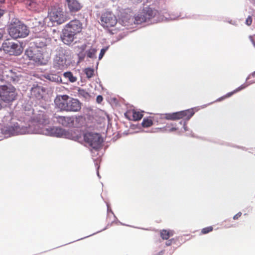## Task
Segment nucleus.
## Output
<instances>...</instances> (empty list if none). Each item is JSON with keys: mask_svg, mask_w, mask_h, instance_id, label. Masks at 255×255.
<instances>
[{"mask_svg": "<svg viewBox=\"0 0 255 255\" xmlns=\"http://www.w3.org/2000/svg\"><path fill=\"white\" fill-rule=\"evenodd\" d=\"M142 12L145 14L147 21L149 20L152 17H154L156 14V11L153 10L150 8H148L144 9Z\"/></svg>", "mask_w": 255, "mask_h": 255, "instance_id": "nucleus-17", "label": "nucleus"}, {"mask_svg": "<svg viewBox=\"0 0 255 255\" xmlns=\"http://www.w3.org/2000/svg\"><path fill=\"white\" fill-rule=\"evenodd\" d=\"M1 48L5 53L10 55H19L23 51L22 47L19 43L9 40L4 42Z\"/></svg>", "mask_w": 255, "mask_h": 255, "instance_id": "nucleus-7", "label": "nucleus"}, {"mask_svg": "<svg viewBox=\"0 0 255 255\" xmlns=\"http://www.w3.org/2000/svg\"><path fill=\"white\" fill-rule=\"evenodd\" d=\"M8 33L13 38H23L29 33L26 26L19 21L11 23L8 28Z\"/></svg>", "mask_w": 255, "mask_h": 255, "instance_id": "nucleus-5", "label": "nucleus"}, {"mask_svg": "<svg viewBox=\"0 0 255 255\" xmlns=\"http://www.w3.org/2000/svg\"><path fill=\"white\" fill-rule=\"evenodd\" d=\"M122 21L123 25L125 26H131L133 23L139 24L147 21L145 14H144L142 11L137 14L134 17L128 15H125L122 18Z\"/></svg>", "mask_w": 255, "mask_h": 255, "instance_id": "nucleus-8", "label": "nucleus"}, {"mask_svg": "<svg viewBox=\"0 0 255 255\" xmlns=\"http://www.w3.org/2000/svg\"><path fill=\"white\" fill-rule=\"evenodd\" d=\"M141 124L143 127L148 128L152 125L153 122L151 119L146 118L143 119Z\"/></svg>", "mask_w": 255, "mask_h": 255, "instance_id": "nucleus-25", "label": "nucleus"}, {"mask_svg": "<svg viewBox=\"0 0 255 255\" xmlns=\"http://www.w3.org/2000/svg\"><path fill=\"white\" fill-rule=\"evenodd\" d=\"M85 73L89 78L92 77L94 74V69L90 68H86L84 70Z\"/></svg>", "mask_w": 255, "mask_h": 255, "instance_id": "nucleus-27", "label": "nucleus"}, {"mask_svg": "<svg viewBox=\"0 0 255 255\" xmlns=\"http://www.w3.org/2000/svg\"><path fill=\"white\" fill-rule=\"evenodd\" d=\"M3 10L0 9V17L3 15Z\"/></svg>", "mask_w": 255, "mask_h": 255, "instance_id": "nucleus-39", "label": "nucleus"}, {"mask_svg": "<svg viewBox=\"0 0 255 255\" xmlns=\"http://www.w3.org/2000/svg\"><path fill=\"white\" fill-rule=\"evenodd\" d=\"M41 91L42 89L40 87H35L32 88L31 89L32 94L37 98H39L41 97L40 95Z\"/></svg>", "mask_w": 255, "mask_h": 255, "instance_id": "nucleus-24", "label": "nucleus"}, {"mask_svg": "<svg viewBox=\"0 0 255 255\" xmlns=\"http://www.w3.org/2000/svg\"><path fill=\"white\" fill-rule=\"evenodd\" d=\"M66 1L71 11H77L81 7V4L77 0H66Z\"/></svg>", "mask_w": 255, "mask_h": 255, "instance_id": "nucleus-15", "label": "nucleus"}, {"mask_svg": "<svg viewBox=\"0 0 255 255\" xmlns=\"http://www.w3.org/2000/svg\"><path fill=\"white\" fill-rule=\"evenodd\" d=\"M252 22V18L251 16H249L246 20V23L248 25H250Z\"/></svg>", "mask_w": 255, "mask_h": 255, "instance_id": "nucleus-33", "label": "nucleus"}, {"mask_svg": "<svg viewBox=\"0 0 255 255\" xmlns=\"http://www.w3.org/2000/svg\"><path fill=\"white\" fill-rule=\"evenodd\" d=\"M165 118L167 120H174V119H175V118H174V116H173V113L172 114H166Z\"/></svg>", "mask_w": 255, "mask_h": 255, "instance_id": "nucleus-32", "label": "nucleus"}, {"mask_svg": "<svg viewBox=\"0 0 255 255\" xmlns=\"http://www.w3.org/2000/svg\"><path fill=\"white\" fill-rule=\"evenodd\" d=\"M78 56L80 58V59L81 60H82L84 59V57H85V54H83V53H79L78 54Z\"/></svg>", "mask_w": 255, "mask_h": 255, "instance_id": "nucleus-37", "label": "nucleus"}, {"mask_svg": "<svg viewBox=\"0 0 255 255\" xmlns=\"http://www.w3.org/2000/svg\"><path fill=\"white\" fill-rule=\"evenodd\" d=\"M97 174H98V176H99V174L98 171L97 172Z\"/></svg>", "mask_w": 255, "mask_h": 255, "instance_id": "nucleus-46", "label": "nucleus"}, {"mask_svg": "<svg viewBox=\"0 0 255 255\" xmlns=\"http://www.w3.org/2000/svg\"><path fill=\"white\" fill-rule=\"evenodd\" d=\"M39 41V40H38V39L35 41V42L36 43V44H38V42Z\"/></svg>", "mask_w": 255, "mask_h": 255, "instance_id": "nucleus-44", "label": "nucleus"}, {"mask_svg": "<svg viewBox=\"0 0 255 255\" xmlns=\"http://www.w3.org/2000/svg\"><path fill=\"white\" fill-rule=\"evenodd\" d=\"M84 139L86 142L95 149L99 148L103 141L100 135L96 133H86L84 135Z\"/></svg>", "mask_w": 255, "mask_h": 255, "instance_id": "nucleus-9", "label": "nucleus"}, {"mask_svg": "<svg viewBox=\"0 0 255 255\" xmlns=\"http://www.w3.org/2000/svg\"><path fill=\"white\" fill-rule=\"evenodd\" d=\"M57 122L64 126H67L72 122V119L69 117L55 116Z\"/></svg>", "mask_w": 255, "mask_h": 255, "instance_id": "nucleus-16", "label": "nucleus"}, {"mask_svg": "<svg viewBox=\"0 0 255 255\" xmlns=\"http://www.w3.org/2000/svg\"><path fill=\"white\" fill-rule=\"evenodd\" d=\"M64 28H65L67 31H69L76 34L81 31L82 24L79 20L74 19L67 24Z\"/></svg>", "mask_w": 255, "mask_h": 255, "instance_id": "nucleus-11", "label": "nucleus"}, {"mask_svg": "<svg viewBox=\"0 0 255 255\" xmlns=\"http://www.w3.org/2000/svg\"><path fill=\"white\" fill-rule=\"evenodd\" d=\"M213 230V228L212 227H206V228H203L202 230V234H207V233H208L209 232L212 231Z\"/></svg>", "mask_w": 255, "mask_h": 255, "instance_id": "nucleus-29", "label": "nucleus"}, {"mask_svg": "<svg viewBox=\"0 0 255 255\" xmlns=\"http://www.w3.org/2000/svg\"><path fill=\"white\" fill-rule=\"evenodd\" d=\"M173 233L172 231L166 230H162L160 233L161 238L164 240H167L169 237L172 236Z\"/></svg>", "mask_w": 255, "mask_h": 255, "instance_id": "nucleus-21", "label": "nucleus"}, {"mask_svg": "<svg viewBox=\"0 0 255 255\" xmlns=\"http://www.w3.org/2000/svg\"><path fill=\"white\" fill-rule=\"evenodd\" d=\"M16 95L15 89L13 86H0V109L2 106V102H11L15 99Z\"/></svg>", "mask_w": 255, "mask_h": 255, "instance_id": "nucleus-6", "label": "nucleus"}, {"mask_svg": "<svg viewBox=\"0 0 255 255\" xmlns=\"http://www.w3.org/2000/svg\"><path fill=\"white\" fill-rule=\"evenodd\" d=\"M185 112L183 115V118H185L187 120H189L194 114V109H191L187 110L182 111Z\"/></svg>", "mask_w": 255, "mask_h": 255, "instance_id": "nucleus-20", "label": "nucleus"}, {"mask_svg": "<svg viewBox=\"0 0 255 255\" xmlns=\"http://www.w3.org/2000/svg\"><path fill=\"white\" fill-rule=\"evenodd\" d=\"M169 18H170V20H175V19H176V17H175L171 16H170Z\"/></svg>", "mask_w": 255, "mask_h": 255, "instance_id": "nucleus-40", "label": "nucleus"}, {"mask_svg": "<svg viewBox=\"0 0 255 255\" xmlns=\"http://www.w3.org/2000/svg\"><path fill=\"white\" fill-rule=\"evenodd\" d=\"M132 119L134 121H138L140 120L143 117V115L142 112L139 111H136L135 110H133L132 111Z\"/></svg>", "mask_w": 255, "mask_h": 255, "instance_id": "nucleus-23", "label": "nucleus"}, {"mask_svg": "<svg viewBox=\"0 0 255 255\" xmlns=\"http://www.w3.org/2000/svg\"><path fill=\"white\" fill-rule=\"evenodd\" d=\"M87 96H88V94L87 93L85 92V93H84V96H85V97H86Z\"/></svg>", "mask_w": 255, "mask_h": 255, "instance_id": "nucleus-42", "label": "nucleus"}, {"mask_svg": "<svg viewBox=\"0 0 255 255\" xmlns=\"http://www.w3.org/2000/svg\"><path fill=\"white\" fill-rule=\"evenodd\" d=\"M241 215L242 213L241 212H239L234 216L233 219L234 220H236L238 219L241 216Z\"/></svg>", "mask_w": 255, "mask_h": 255, "instance_id": "nucleus-35", "label": "nucleus"}, {"mask_svg": "<svg viewBox=\"0 0 255 255\" xmlns=\"http://www.w3.org/2000/svg\"><path fill=\"white\" fill-rule=\"evenodd\" d=\"M171 244V241H168L167 243H166V245L169 246Z\"/></svg>", "mask_w": 255, "mask_h": 255, "instance_id": "nucleus-41", "label": "nucleus"}, {"mask_svg": "<svg viewBox=\"0 0 255 255\" xmlns=\"http://www.w3.org/2000/svg\"><path fill=\"white\" fill-rule=\"evenodd\" d=\"M4 0H0V3H2L3 2H4Z\"/></svg>", "mask_w": 255, "mask_h": 255, "instance_id": "nucleus-43", "label": "nucleus"}, {"mask_svg": "<svg viewBox=\"0 0 255 255\" xmlns=\"http://www.w3.org/2000/svg\"><path fill=\"white\" fill-rule=\"evenodd\" d=\"M1 133L4 137L23 134H42L46 135L63 137L74 140H79L81 133L76 129H68L58 127H47L39 122H32L28 127H20L17 124L13 126L4 127Z\"/></svg>", "mask_w": 255, "mask_h": 255, "instance_id": "nucleus-1", "label": "nucleus"}, {"mask_svg": "<svg viewBox=\"0 0 255 255\" xmlns=\"http://www.w3.org/2000/svg\"><path fill=\"white\" fill-rule=\"evenodd\" d=\"M184 113H185V112H182V111L178 112L173 113V116H174V118H175L174 120H179V119H182L183 118V114Z\"/></svg>", "mask_w": 255, "mask_h": 255, "instance_id": "nucleus-28", "label": "nucleus"}, {"mask_svg": "<svg viewBox=\"0 0 255 255\" xmlns=\"http://www.w3.org/2000/svg\"><path fill=\"white\" fill-rule=\"evenodd\" d=\"M103 99L102 96L99 95L97 96L96 100L98 103H100L103 101Z\"/></svg>", "mask_w": 255, "mask_h": 255, "instance_id": "nucleus-34", "label": "nucleus"}, {"mask_svg": "<svg viewBox=\"0 0 255 255\" xmlns=\"http://www.w3.org/2000/svg\"><path fill=\"white\" fill-rule=\"evenodd\" d=\"M45 44L42 43L39 44V46H44ZM25 55L30 60L33 61L35 63L39 65L46 64L49 58V53L47 51L44 47L29 48L25 51Z\"/></svg>", "mask_w": 255, "mask_h": 255, "instance_id": "nucleus-3", "label": "nucleus"}, {"mask_svg": "<svg viewBox=\"0 0 255 255\" xmlns=\"http://www.w3.org/2000/svg\"><path fill=\"white\" fill-rule=\"evenodd\" d=\"M2 34L0 32V39L2 38Z\"/></svg>", "mask_w": 255, "mask_h": 255, "instance_id": "nucleus-45", "label": "nucleus"}, {"mask_svg": "<svg viewBox=\"0 0 255 255\" xmlns=\"http://www.w3.org/2000/svg\"><path fill=\"white\" fill-rule=\"evenodd\" d=\"M183 128L184 131L188 130L187 127L186 126V123H184L183 124Z\"/></svg>", "mask_w": 255, "mask_h": 255, "instance_id": "nucleus-38", "label": "nucleus"}, {"mask_svg": "<svg viewBox=\"0 0 255 255\" xmlns=\"http://www.w3.org/2000/svg\"><path fill=\"white\" fill-rule=\"evenodd\" d=\"M66 20L64 12L61 8H54L52 9L49 13L48 16L42 20L35 19V26H52L55 23L59 24L62 23Z\"/></svg>", "mask_w": 255, "mask_h": 255, "instance_id": "nucleus-4", "label": "nucleus"}, {"mask_svg": "<svg viewBox=\"0 0 255 255\" xmlns=\"http://www.w3.org/2000/svg\"><path fill=\"white\" fill-rule=\"evenodd\" d=\"M66 59L65 55L63 53H59L56 55L54 60V66L59 69L64 68L66 64Z\"/></svg>", "mask_w": 255, "mask_h": 255, "instance_id": "nucleus-12", "label": "nucleus"}, {"mask_svg": "<svg viewBox=\"0 0 255 255\" xmlns=\"http://www.w3.org/2000/svg\"><path fill=\"white\" fill-rule=\"evenodd\" d=\"M64 76L65 78L68 79V80L72 83L75 82L77 80V78L74 76L70 72H65L64 73Z\"/></svg>", "mask_w": 255, "mask_h": 255, "instance_id": "nucleus-22", "label": "nucleus"}, {"mask_svg": "<svg viewBox=\"0 0 255 255\" xmlns=\"http://www.w3.org/2000/svg\"><path fill=\"white\" fill-rule=\"evenodd\" d=\"M169 126H167L166 128H163V129L165 128V130L167 131L168 132H173L177 130V128L175 127H171L169 128Z\"/></svg>", "mask_w": 255, "mask_h": 255, "instance_id": "nucleus-30", "label": "nucleus"}, {"mask_svg": "<svg viewBox=\"0 0 255 255\" xmlns=\"http://www.w3.org/2000/svg\"><path fill=\"white\" fill-rule=\"evenodd\" d=\"M249 39L251 40V41L252 42V43L253 44L254 46L255 47V42L253 39V36L252 35H250L249 36Z\"/></svg>", "mask_w": 255, "mask_h": 255, "instance_id": "nucleus-36", "label": "nucleus"}, {"mask_svg": "<svg viewBox=\"0 0 255 255\" xmlns=\"http://www.w3.org/2000/svg\"><path fill=\"white\" fill-rule=\"evenodd\" d=\"M248 85H247V84H243L241 86H240L239 87H238V88H237L236 90H235L234 91L232 92H230L229 93H228L227 95H226L225 96L219 99L217 101H221V100L222 99H224L226 98H228V97H229L230 96H231L234 93H236L243 89H244V88H245L246 87L248 86Z\"/></svg>", "mask_w": 255, "mask_h": 255, "instance_id": "nucleus-18", "label": "nucleus"}, {"mask_svg": "<svg viewBox=\"0 0 255 255\" xmlns=\"http://www.w3.org/2000/svg\"><path fill=\"white\" fill-rule=\"evenodd\" d=\"M101 21L102 25L107 28L114 27L117 23L115 15L110 11H107L102 14Z\"/></svg>", "mask_w": 255, "mask_h": 255, "instance_id": "nucleus-10", "label": "nucleus"}, {"mask_svg": "<svg viewBox=\"0 0 255 255\" xmlns=\"http://www.w3.org/2000/svg\"><path fill=\"white\" fill-rule=\"evenodd\" d=\"M75 35V34L72 32L67 31L66 29L64 28L63 30V35L61 37L63 43L69 45L73 41Z\"/></svg>", "mask_w": 255, "mask_h": 255, "instance_id": "nucleus-13", "label": "nucleus"}, {"mask_svg": "<svg viewBox=\"0 0 255 255\" xmlns=\"http://www.w3.org/2000/svg\"><path fill=\"white\" fill-rule=\"evenodd\" d=\"M56 107L60 111L77 112L81 108L80 102L66 95L57 96L54 100Z\"/></svg>", "mask_w": 255, "mask_h": 255, "instance_id": "nucleus-2", "label": "nucleus"}, {"mask_svg": "<svg viewBox=\"0 0 255 255\" xmlns=\"http://www.w3.org/2000/svg\"><path fill=\"white\" fill-rule=\"evenodd\" d=\"M96 50L94 48H91L87 51V56L90 58H96Z\"/></svg>", "mask_w": 255, "mask_h": 255, "instance_id": "nucleus-26", "label": "nucleus"}, {"mask_svg": "<svg viewBox=\"0 0 255 255\" xmlns=\"http://www.w3.org/2000/svg\"><path fill=\"white\" fill-rule=\"evenodd\" d=\"M24 2L29 9L36 10L37 4L34 0H24Z\"/></svg>", "mask_w": 255, "mask_h": 255, "instance_id": "nucleus-19", "label": "nucleus"}, {"mask_svg": "<svg viewBox=\"0 0 255 255\" xmlns=\"http://www.w3.org/2000/svg\"><path fill=\"white\" fill-rule=\"evenodd\" d=\"M1 75L3 78H7L8 80H12L13 81L17 80V77L15 73L9 68L4 67L1 72Z\"/></svg>", "mask_w": 255, "mask_h": 255, "instance_id": "nucleus-14", "label": "nucleus"}, {"mask_svg": "<svg viewBox=\"0 0 255 255\" xmlns=\"http://www.w3.org/2000/svg\"><path fill=\"white\" fill-rule=\"evenodd\" d=\"M107 50V48H103L101 50L100 54L99 55V60L103 58V57L104 55L105 54Z\"/></svg>", "mask_w": 255, "mask_h": 255, "instance_id": "nucleus-31", "label": "nucleus"}]
</instances>
